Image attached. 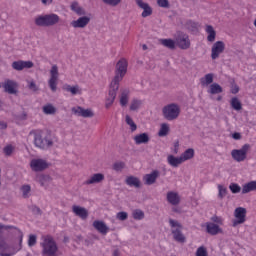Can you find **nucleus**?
Returning a JSON list of instances; mask_svg holds the SVG:
<instances>
[{"label": "nucleus", "mask_w": 256, "mask_h": 256, "mask_svg": "<svg viewBox=\"0 0 256 256\" xmlns=\"http://www.w3.org/2000/svg\"><path fill=\"white\" fill-rule=\"evenodd\" d=\"M31 134L34 135V145L38 149H49V147H53V143H55L51 131L33 130Z\"/></svg>", "instance_id": "nucleus-1"}, {"label": "nucleus", "mask_w": 256, "mask_h": 256, "mask_svg": "<svg viewBox=\"0 0 256 256\" xmlns=\"http://www.w3.org/2000/svg\"><path fill=\"white\" fill-rule=\"evenodd\" d=\"M34 21L38 27H53V25L59 23L60 17L55 13H51L37 16Z\"/></svg>", "instance_id": "nucleus-2"}, {"label": "nucleus", "mask_w": 256, "mask_h": 256, "mask_svg": "<svg viewBox=\"0 0 256 256\" xmlns=\"http://www.w3.org/2000/svg\"><path fill=\"white\" fill-rule=\"evenodd\" d=\"M127 67H129V62H127V59L121 58L117 62L115 76L111 82L113 85H115V87H117V85L119 86V83L123 81V77L127 75Z\"/></svg>", "instance_id": "nucleus-3"}, {"label": "nucleus", "mask_w": 256, "mask_h": 256, "mask_svg": "<svg viewBox=\"0 0 256 256\" xmlns=\"http://www.w3.org/2000/svg\"><path fill=\"white\" fill-rule=\"evenodd\" d=\"M23 247V232L19 231V247L17 250L10 251L9 244L5 240H0V256H13Z\"/></svg>", "instance_id": "nucleus-4"}, {"label": "nucleus", "mask_w": 256, "mask_h": 256, "mask_svg": "<svg viewBox=\"0 0 256 256\" xmlns=\"http://www.w3.org/2000/svg\"><path fill=\"white\" fill-rule=\"evenodd\" d=\"M170 227L172 229V235L178 243H185V235H183V226L177 220H169Z\"/></svg>", "instance_id": "nucleus-5"}, {"label": "nucleus", "mask_w": 256, "mask_h": 256, "mask_svg": "<svg viewBox=\"0 0 256 256\" xmlns=\"http://www.w3.org/2000/svg\"><path fill=\"white\" fill-rule=\"evenodd\" d=\"M181 109L176 104H169L163 108V115L167 121H173L179 117Z\"/></svg>", "instance_id": "nucleus-6"}, {"label": "nucleus", "mask_w": 256, "mask_h": 256, "mask_svg": "<svg viewBox=\"0 0 256 256\" xmlns=\"http://www.w3.org/2000/svg\"><path fill=\"white\" fill-rule=\"evenodd\" d=\"M58 83H59V67L56 64H54L50 69V79L48 80V85L51 91H53V93L57 91Z\"/></svg>", "instance_id": "nucleus-7"}, {"label": "nucleus", "mask_w": 256, "mask_h": 256, "mask_svg": "<svg viewBox=\"0 0 256 256\" xmlns=\"http://www.w3.org/2000/svg\"><path fill=\"white\" fill-rule=\"evenodd\" d=\"M235 219L232 221V227H237V225H243L247 221V209L243 207H238L234 210Z\"/></svg>", "instance_id": "nucleus-8"}, {"label": "nucleus", "mask_w": 256, "mask_h": 256, "mask_svg": "<svg viewBox=\"0 0 256 256\" xmlns=\"http://www.w3.org/2000/svg\"><path fill=\"white\" fill-rule=\"evenodd\" d=\"M176 47L182 50H187L191 47V40L189 39V35L179 32L176 36Z\"/></svg>", "instance_id": "nucleus-9"}, {"label": "nucleus", "mask_w": 256, "mask_h": 256, "mask_svg": "<svg viewBox=\"0 0 256 256\" xmlns=\"http://www.w3.org/2000/svg\"><path fill=\"white\" fill-rule=\"evenodd\" d=\"M117 91H119V85L113 84L112 82L110 83V90L108 92V96L106 97L105 100V107L106 109H111L113 106V103H115V99L117 97Z\"/></svg>", "instance_id": "nucleus-10"}, {"label": "nucleus", "mask_w": 256, "mask_h": 256, "mask_svg": "<svg viewBox=\"0 0 256 256\" xmlns=\"http://www.w3.org/2000/svg\"><path fill=\"white\" fill-rule=\"evenodd\" d=\"M247 151H249V144H245L239 150L237 149L232 150L231 155L235 161H237L238 163H241V161H245V159H247Z\"/></svg>", "instance_id": "nucleus-11"}, {"label": "nucleus", "mask_w": 256, "mask_h": 256, "mask_svg": "<svg viewBox=\"0 0 256 256\" xmlns=\"http://www.w3.org/2000/svg\"><path fill=\"white\" fill-rule=\"evenodd\" d=\"M30 167L32 171L35 172L45 171V169L49 167V163H47V161L43 159H32L30 162Z\"/></svg>", "instance_id": "nucleus-12"}, {"label": "nucleus", "mask_w": 256, "mask_h": 256, "mask_svg": "<svg viewBox=\"0 0 256 256\" xmlns=\"http://www.w3.org/2000/svg\"><path fill=\"white\" fill-rule=\"evenodd\" d=\"M225 51V43L223 41H217L212 46L211 58L217 59L221 53Z\"/></svg>", "instance_id": "nucleus-13"}, {"label": "nucleus", "mask_w": 256, "mask_h": 256, "mask_svg": "<svg viewBox=\"0 0 256 256\" xmlns=\"http://www.w3.org/2000/svg\"><path fill=\"white\" fill-rule=\"evenodd\" d=\"M136 5H138L140 9H143L141 14L143 18L151 17V15H153V8H151L147 2L136 0Z\"/></svg>", "instance_id": "nucleus-14"}, {"label": "nucleus", "mask_w": 256, "mask_h": 256, "mask_svg": "<svg viewBox=\"0 0 256 256\" xmlns=\"http://www.w3.org/2000/svg\"><path fill=\"white\" fill-rule=\"evenodd\" d=\"M72 113L78 117L84 118L93 117L95 115L91 109H83L81 106L73 107Z\"/></svg>", "instance_id": "nucleus-15"}, {"label": "nucleus", "mask_w": 256, "mask_h": 256, "mask_svg": "<svg viewBox=\"0 0 256 256\" xmlns=\"http://www.w3.org/2000/svg\"><path fill=\"white\" fill-rule=\"evenodd\" d=\"M90 21H91V18L87 16H82L77 20L72 21L71 25L74 27V29H83L87 27V25H89Z\"/></svg>", "instance_id": "nucleus-16"}, {"label": "nucleus", "mask_w": 256, "mask_h": 256, "mask_svg": "<svg viewBox=\"0 0 256 256\" xmlns=\"http://www.w3.org/2000/svg\"><path fill=\"white\" fill-rule=\"evenodd\" d=\"M12 67L15 71H23V69H31L33 67V63L31 61H14L12 63Z\"/></svg>", "instance_id": "nucleus-17"}, {"label": "nucleus", "mask_w": 256, "mask_h": 256, "mask_svg": "<svg viewBox=\"0 0 256 256\" xmlns=\"http://www.w3.org/2000/svg\"><path fill=\"white\" fill-rule=\"evenodd\" d=\"M159 178V170H153L150 174H146L143 177L145 185H153Z\"/></svg>", "instance_id": "nucleus-18"}, {"label": "nucleus", "mask_w": 256, "mask_h": 256, "mask_svg": "<svg viewBox=\"0 0 256 256\" xmlns=\"http://www.w3.org/2000/svg\"><path fill=\"white\" fill-rule=\"evenodd\" d=\"M102 181H105V175L101 173L93 174L84 182V185H95L97 183H101Z\"/></svg>", "instance_id": "nucleus-19"}, {"label": "nucleus", "mask_w": 256, "mask_h": 256, "mask_svg": "<svg viewBox=\"0 0 256 256\" xmlns=\"http://www.w3.org/2000/svg\"><path fill=\"white\" fill-rule=\"evenodd\" d=\"M206 231L209 235H219V233H223L221 227L213 222L206 223Z\"/></svg>", "instance_id": "nucleus-20"}, {"label": "nucleus", "mask_w": 256, "mask_h": 256, "mask_svg": "<svg viewBox=\"0 0 256 256\" xmlns=\"http://www.w3.org/2000/svg\"><path fill=\"white\" fill-rule=\"evenodd\" d=\"M166 199L170 205H179L181 203V197H179V193L177 192L169 191Z\"/></svg>", "instance_id": "nucleus-21"}, {"label": "nucleus", "mask_w": 256, "mask_h": 256, "mask_svg": "<svg viewBox=\"0 0 256 256\" xmlns=\"http://www.w3.org/2000/svg\"><path fill=\"white\" fill-rule=\"evenodd\" d=\"M3 88L6 91V93H9L10 95H14V93H17V83H15L12 80H7L3 84Z\"/></svg>", "instance_id": "nucleus-22"}, {"label": "nucleus", "mask_w": 256, "mask_h": 256, "mask_svg": "<svg viewBox=\"0 0 256 256\" xmlns=\"http://www.w3.org/2000/svg\"><path fill=\"white\" fill-rule=\"evenodd\" d=\"M72 211L73 213H75V215H77V217H80V219H86L87 217H89V212L87 211V209L81 206L74 205L72 207Z\"/></svg>", "instance_id": "nucleus-23"}, {"label": "nucleus", "mask_w": 256, "mask_h": 256, "mask_svg": "<svg viewBox=\"0 0 256 256\" xmlns=\"http://www.w3.org/2000/svg\"><path fill=\"white\" fill-rule=\"evenodd\" d=\"M93 227L98 230L99 233H101L102 235H107V233L109 232V227H107V225H105L103 221L95 220L93 222Z\"/></svg>", "instance_id": "nucleus-24"}, {"label": "nucleus", "mask_w": 256, "mask_h": 256, "mask_svg": "<svg viewBox=\"0 0 256 256\" xmlns=\"http://www.w3.org/2000/svg\"><path fill=\"white\" fill-rule=\"evenodd\" d=\"M159 43L163 45V47H166L167 49H170L173 51L175 47H177L176 40H173L171 38H162L159 40Z\"/></svg>", "instance_id": "nucleus-25"}, {"label": "nucleus", "mask_w": 256, "mask_h": 256, "mask_svg": "<svg viewBox=\"0 0 256 256\" xmlns=\"http://www.w3.org/2000/svg\"><path fill=\"white\" fill-rule=\"evenodd\" d=\"M167 162L171 167L177 168V167H179V165H182L183 160H182L181 156L176 157V156H173L170 154L167 157Z\"/></svg>", "instance_id": "nucleus-26"}, {"label": "nucleus", "mask_w": 256, "mask_h": 256, "mask_svg": "<svg viewBox=\"0 0 256 256\" xmlns=\"http://www.w3.org/2000/svg\"><path fill=\"white\" fill-rule=\"evenodd\" d=\"M195 157V150L193 148L186 149L181 155L180 158L182 159V162L185 163V161H191Z\"/></svg>", "instance_id": "nucleus-27"}, {"label": "nucleus", "mask_w": 256, "mask_h": 256, "mask_svg": "<svg viewBox=\"0 0 256 256\" xmlns=\"http://www.w3.org/2000/svg\"><path fill=\"white\" fill-rule=\"evenodd\" d=\"M125 182L126 185H128L129 187H135L136 189H139V187H141V180H139V178L135 176H128Z\"/></svg>", "instance_id": "nucleus-28"}, {"label": "nucleus", "mask_w": 256, "mask_h": 256, "mask_svg": "<svg viewBox=\"0 0 256 256\" xmlns=\"http://www.w3.org/2000/svg\"><path fill=\"white\" fill-rule=\"evenodd\" d=\"M136 145H142L143 143H149V135L147 133L138 134L134 137Z\"/></svg>", "instance_id": "nucleus-29"}, {"label": "nucleus", "mask_w": 256, "mask_h": 256, "mask_svg": "<svg viewBox=\"0 0 256 256\" xmlns=\"http://www.w3.org/2000/svg\"><path fill=\"white\" fill-rule=\"evenodd\" d=\"M251 191H256V181H250L243 185L242 194L251 193Z\"/></svg>", "instance_id": "nucleus-30"}, {"label": "nucleus", "mask_w": 256, "mask_h": 256, "mask_svg": "<svg viewBox=\"0 0 256 256\" xmlns=\"http://www.w3.org/2000/svg\"><path fill=\"white\" fill-rule=\"evenodd\" d=\"M63 90L71 93V95H81V89H79L78 85L71 86L69 84H66L63 86Z\"/></svg>", "instance_id": "nucleus-31"}, {"label": "nucleus", "mask_w": 256, "mask_h": 256, "mask_svg": "<svg viewBox=\"0 0 256 256\" xmlns=\"http://www.w3.org/2000/svg\"><path fill=\"white\" fill-rule=\"evenodd\" d=\"M206 33L208 34L207 36V41L210 43H213L215 41V37H217V32H215V29L211 25L206 26Z\"/></svg>", "instance_id": "nucleus-32"}, {"label": "nucleus", "mask_w": 256, "mask_h": 256, "mask_svg": "<svg viewBox=\"0 0 256 256\" xmlns=\"http://www.w3.org/2000/svg\"><path fill=\"white\" fill-rule=\"evenodd\" d=\"M44 115H55L57 113V108L53 104H46L42 107Z\"/></svg>", "instance_id": "nucleus-33"}, {"label": "nucleus", "mask_w": 256, "mask_h": 256, "mask_svg": "<svg viewBox=\"0 0 256 256\" xmlns=\"http://www.w3.org/2000/svg\"><path fill=\"white\" fill-rule=\"evenodd\" d=\"M213 73H208L204 77L200 79V83L203 87H207V85H211L213 83Z\"/></svg>", "instance_id": "nucleus-34"}, {"label": "nucleus", "mask_w": 256, "mask_h": 256, "mask_svg": "<svg viewBox=\"0 0 256 256\" xmlns=\"http://www.w3.org/2000/svg\"><path fill=\"white\" fill-rule=\"evenodd\" d=\"M208 93H210L211 95H217L219 93H223V88L221 87V85L213 83L210 85Z\"/></svg>", "instance_id": "nucleus-35"}, {"label": "nucleus", "mask_w": 256, "mask_h": 256, "mask_svg": "<svg viewBox=\"0 0 256 256\" xmlns=\"http://www.w3.org/2000/svg\"><path fill=\"white\" fill-rule=\"evenodd\" d=\"M129 103V90H124L120 96V105L126 107Z\"/></svg>", "instance_id": "nucleus-36"}, {"label": "nucleus", "mask_w": 256, "mask_h": 256, "mask_svg": "<svg viewBox=\"0 0 256 256\" xmlns=\"http://www.w3.org/2000/svg\"><path fill=\"white\" fill-rule=\"evenodd\" d=\"M143 106V100L133 99L130 104V111H137Z\"/></svg>", "instance_id": "nucleus-37"}, {"label": "nucleus", "mask_w": 256, "mask_h": 256, "mask_svg": "<svg viewBox=\"0 0 256 256\" xmlns=\"http://www.w3.org/2000/svg\"><path fill=\"white\" fill-rule=\"evenodd\" d=\"M230 105L232 109H234L235 111H241V109H243V106L241 105V101H239L237 97H234L231 99Z\"/></svg>", "instance_id": "nucleus-38"}, {"label": "nucleus", "mask_w": 256, "mask_h": 256, "mask_svg": "<svg viewBox=\"0 0 256 256\" xmlns=\"http://www.w3.org/2000/svg\"><path fill=\"white\" fill-rule=\"evenodd\" d=\"M70 7L77 15H85V10L79 6V3L73 2Z\"/></svg>", "instance_id": "nucleus-39"}, {"label": "nucleus", "mask_w": 256, "mask_h": 256, "mask_svg": "<svg viewBox=\"0 0 256 256\" xmlns=\"http://www.w3.org/2000/svg\"><path fill=\"white\" fill-rule=\"evenodd\" d=\"M126 123L129 125L131 131H137V124L133 121V118L129 115H126Z\"/></svg>", "instance_id": "nucleus-40"}, {"label": "nucleus", "mask_w": 256, "mask_h": 256, "mask_svg": "<svg viewBox=\"0 0 256 256\" xmlns=\"http://www.w3.org/2000/svg\"><path fill=\"white\" fill-rule=\"evenodd\" d=\"M168 133H169V125L165 123L162 124L158 132L159 137H165Z\"/></svg>", "instance_id": "nucleus-41"}, {"label": "nucleus", "mask_w": 256, "mask_h": 256, "mask_svg": "<svg viewBox=\"0 0 256 256\" xmlns=\"http://www.w3.org/2000/svg\"><path fill=\"white\" fill-rule=\"evenodd\" d=\"M38 181L42 187H45V185H47V183H49V181H51V177H49L47 175H40V176H38Z\"/></svg>", "instance_id": "nucleus-42"}, {"label": "nucleus", "mask_w": 256, "mask_h": 256, "mask_svg": "<svg viewBox=\"0 0 256 256\" xmlns=\"http://www.w3.org/2000/svg\"><path fill=\"white\" fill-rule=\"evenodd\" d=\"M227 196V188L224 187L223 185L219 184L218 185V197L219 199H223Z\"/></svg>", "instance_id": "nucleus-43"}, {"label": "nucleus", "mask_w": 256, "mask_h": 256, "mask_svg": "<svg viewBox=\"0 0 256 256\" xmlns=\"http://www.w3.org/2000/svg\"><path fill=\"white\" fill-rule=\"evenodd\" d=\"M13 151H15V146H13L11 144H8L3 149V153L6 155V157L13 155Z\"/></svg>", "instance_id": "nucleus-44"}, {"label": "nucleus", "mask_w": 256, "mask_h": 256, "mask_svg": "<svg viewBox=\"0 0 256 256\" xmlns=\"http://www.w3.org/2000/svg\"><path fill=\"white\" fill-rule=\"evenodd\" d=\"M195 256H209V252H207V248L205 246H200L197 248Z\"/></svg>", "instance_id": "nucleus-45"}, {"label": "nucleus", "mask_w": 256, "mask_h": 256, "mask_svg": "<svg viewBox=\"0 0 256 256\" xmlns=\"http://www.w3.org/2000/svg\"><path fill=\"white\" fill-rule=\"evenodd\" d=\"M132 215L133 218L136 219L137 221H141V219H144L145 217V213H143V211L139 209L134 210Z\"/></svg>", "instance_id": "nucleus-46"}, {"label": "nucleus", "mask_w": 256, "mask_h": 256, "mask_svg": "<svg viewBox=\"0 0 256 256\" xmlns=\"http://www.w3.org/2000/svg\"><path fill=\"white\" fill-rule=\"evenodd\" d=\"M229 189L231 193H234V194L241 193V186H239V184L237 183H231L229 185Z\"/></svg>", "instance_id": "nucleus-47"}, {"label": "nucleus", "mask_w": 256, "mask_h": 256, "mask_svg": "<svg viewBox=\"0 0 256 256\" xmlns=\"http://www.w3.org/2000/svg\"><path fill=\"white\" fill-rule=\"evenodd\" d=\"M21 191L23 193V197L27 199L29 197V193H31V186L30 185H23L21 187Z\"/></svg>", "instance_id": "nucleus-48"}, {"label": "nucleus", "mask_w": 256, "mask_h": 256, "mask_svg": "<svg viewBox=\"0 0 256 256\" xmlns=\"http://www.w3.org/2000/svg\"><path fill=\"white\" fill-rule=\"evenodd\" d=\"M35 245H37V236L34 234H31L28 239V246L35 247Z\"/></svg>", "instance_id": "nucleus-49"}, {"label": "nucleus", "mask_w": 256, "mask_h": 256, "mask_svg": "<svg viewBox=\"0 0 256 256\" xmlns=\"http://www.w3.org/2000/svg\"><path fill=\"white\" fill-rule=\"evenodd\" d=\"M113 169L114 171H123V169H125V162H115Z\"/></svg>", "instance_id": "nucleus-50"}, {"label": "nucleus", "mask_w": 256, "mask_h": 256, "mask_svg": "<svg viewBox=\"0 0 256 256\" xmlns=\"http://www.w3.org/2000/svg\"><path fill=\"white\" fill-rule=\"evenodd\" d=\"M157 5L163 9H169V0H157Z\"/></svg>", "instance_id": "nucleus-51"}, {"label": "nucleus", "mask_w": 256, "mask_h": 256, "mask_svg": "<svg viewBox=\"0 0 256 256\" xmlns=\"http://www.w3.org/2000/svg\"><path fill=\"white\" fill-rule=\"evenodd\" d=\"M106 5H111L112 7H117L121 3V0H102Z\"/></svg>", "instance_id": "nucleus-52"}, {"label": "nucleus", "mask_w": 256, "mask_h": 256, "mask_svg": "<svg viewBox=\"0 0 256 256\" xmlns=\"http://www.w3.org/2000/svg\"><path fill=\"white\" fill-rule=\"evenodd\" d=\"M116 217L119 219V221H125L128 217V214L127 212H118Z\"/></svg>", "instance_id": "nucleus-53"}, {"label": "nucleus", "mask_w": 256, "mask_h": 256, "mask_svg": "<svg viewBox=\"0 0 256 256\" xmlns=\"http://www.w3.org/2000/svg\"><path fill=\"white\" fill-rule=\"evenodd\" d=\"M212 221H214V223H218V225H223V218L221 217L215 216L212 218Z\"/></svg>", "instance_id": "nucleus-54"}, {"label": "nucleus", "mask_w": 256, "mask_h": 256, "mask_svg": "<svg viewBox=\"0 0 256 256\" xmlns=\"http://www.w3.org/2000/svg\"><path fill=\"white\" fill-rule=\"evenodd\" d=\"M231 93L233 95H237V93H239V86H237V85L232 86Z\"/></svg>", "instance_id": "nucleus-55"}, {"label": "nucleus", "mask_w": 256, "mask_h": 256, "mask_svg": "<svg viewBox=\"0 0 256 256\" xmlns=\"http://www.w3.org/2000/svg\"><path fill=\"white\" fill-rule=\"evenodd\" d=\"M29 89H32L33 91H37V85L35 84V82H30L29 83Z\"/></svg>", "instance_id": "nucleus-56"}, {"label": "nucleus", "mask_w": 256, "mask_h": 256, "mask_svg": "<svg viewBox=\"0 0 256 256\" xmlns=\"http://www.w3.org/2000/svg\"><path fill=\"white\" fill-rule=\"evenodd\" d=\"M233 139L239 140L241 139V134L239 132H235L234 134H232Z\"/></svg>", "instance_id": "nucleus-57"}, {"label": "nucleus", "mask_w": 256, "mask_h": 256, "mask_svg": "<svg viewBox=\"0 0 256 256\" xmlns=\"http://www.w3.org/2000/svg\"><path fill=\"white\" fill-rule=\"evenodd\" d=\"M53 3V0H42L43 5H51Z\"/></svg>", "instance_id": "nucleus-58"}, {"label": "nucleus", "mask_w": 256, "mask_h": 256, "mask_svg": "<svg viewBox=\"0 0 256 256\" xmlns=\"http://www.w3.org/2000/svg\"><path fill=\"white\" fill-rule=\"evenodd\" d=\"M7 127V123L0 121V129H5Z\"/></svg>", "instance_id": "nucleus-59"}, {"label": "nucleus", "mask_w": 256, "mask_h": 256, "mask_svg": "<svg viewBox=\"0 0 256 256\" xmlns=\"http://www.w3.org/2000/svg\"><path fill=\"white\" fill-rule=\"evenodd\" d=\"M0 229H5V226H3V225H0Z\"/></svg>", "instance_id": "nucleus-60"}, {"label": "nucleus", "mask_w": 256, "mask_h": 256, "mask_svg": "<svg viewBox=\"0 0 256 256\" xmlns=\"http://www.w3.org/2000/svg\"><path fill=\"white\" fill-rule=\"evenodd\" d=\"M37 211H38V212H41V210H40L39 208H37Z\"/></svg>", "instance_id": "nucleus-61"}, {"label": "nucleus", "mask_w": 256, "mask_h": 256, "mask_svg": "<svg viewBox=\"0 0 256 256\" xmlns=\"http://www.w3.org/2000/svg\"><path fill=\"white\" fill-rule=\"evenodd\" d=\"M147 46L144 45V49H146Z\"/></svg>", "instance_id": "nucleus-62"}]
</instances>
